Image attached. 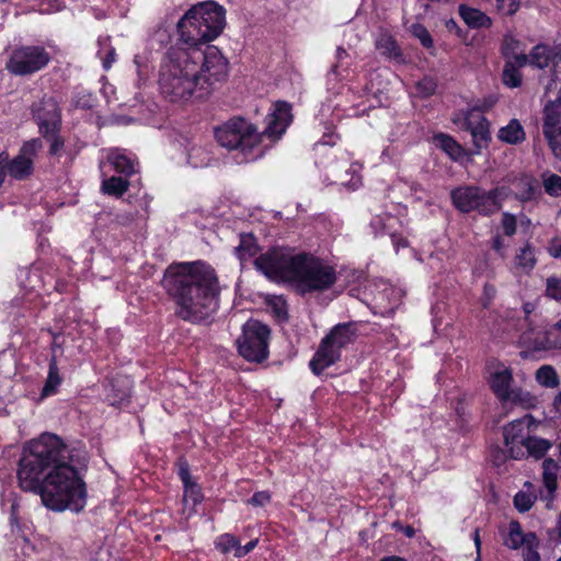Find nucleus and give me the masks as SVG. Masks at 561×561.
<instances>
[{
    "label": "nucleus",
    "instance_id": "nucleus-49",
    "mask_svg": "<svg viewBox=\"0 0 561 561\" xmlns=\"http://www.w3.org/2000/svg\"><path fill=\"white\" fill-rule=\"evenodd\" d=\"M491 457L495 466H501L506 461L508 456L506 450L495 447L491 450Z\"/></svg>",
    "mask_w": 561,
    "mask_h": 561
},
{
    "label": "nucleus",
    "instance_id": "nucleus-6",
    "mask_svg": "<svg viewBox=\"0 0 561 561\" xmlns=\"http://www.w3.org/2000/svg\"><path fill=\"white\" fill-rule=\"evenodd\" d=\"M351 342L350 324H337L332 329L320 343L309 363V367L314 375L322 374L328 367L335 364L341 358L342 350Z\"/></svg>",
    "mask_w": 561,
    "mask_h": 561
},
{
    "label": "nucleus",
    "instance_id": "nucleus-60",
    "mask_svg": "<svg viewBox=\"0 0 561 561\" xmlns=\"http://www.w3.org/2000/svg\"><path fill=\"white\" fill-rule=\"evenodd\" d=\"M553 407L558 412H561V391L554 397Z\"/></svg>",
    "mask_w": 561,
    "mask_h": 561
},
{
    "label": "nucleus",
    "instance_id": "nucleus-4",
    "mask_svg": "<svg viewBox=\"0 0 561 561\" xmlns=\"http://www.w3.org/2000/svg\"><path fill=\"white\" fill-rule=\"evenodd\" d=\"M254 264L267 278L293 283L304 293L324 290L336 279L332 266L310 255H291L286 249H272L256 257Z\"/></svg>",
    "mask_w": 561,
    "mask_h": 561
},
{
    "label": "nucleus",
    "instance_id": "nucleus-23",
    "mask_svg": "<svg viewBox=\"0 0 561 561\" xmlns=\"http://www.w3.org/2000/svg\"><path fill=\"white\" fill-rule=\"evenodd\" d=\"M459 13L470 27H489L492 23L491 19L482 11L466 4L459 7Z\"/></svg>",
    "mask_w": 561,
    "mask_h": 561
},
{
    "label": "nucleus",
    "instance_id": "nucleus-17",
    "mask_svg": "<svg viewBox=\"0 0 561 561\" xmlns=\"http://www.w3.org/2000/svg\"><path fill=\"white\" fill-rule=\"evenodd\" d=\"M513 381V374L510 368L495 371L490 377V387L501 402H506Z\"/></svg>",
    "mask_w": 561,
    "mask_h": 561
},
{
    "label": "nucleus",
    "instance_id": "nucleus-50",
    "mask_svg": "<svg viewBox=\"0 0 561 561\" xmlns=\"http://www.w3.org/2000/svg\"><path fill=\"white\" fill-rule=\"evenodd\" d=\"M257 545V539L251 540L244 546H241L240 542H238L237 551L234 552V556L237 558H242L250 553Z\"/></svg>",
    "mask_w": 561,
    "mask_h": 561
},
{
    "label": "nucleus",
    "instance_id": "nucleus-3",
    "mask_svg": "<svg viewBox=\"0 0 561 561\" xmlns=\"http://www.w3.org/2000/svg\"><path fill=\"white\" fill-rule=\"evenodd\" d=\"M162 285L178 304V314L192 322L210 317L218 307L215 271L204 262L168 267Z\"/></svg>",
    "mask_w": 561,
    "mask_h": 561
},
{
    "label": "nucleus",
    "instance_id": "nucleus-19",
    "mask_svg": "<svg viewBox=\"0 0 561 561\" xmlns=\"http://www.w3.org/2000/svg\"><path fill=\"white\" fill-rule=\"evenodd\" d=\"M9 503V523L11 526L12 533L16 534L18 536H21L22 538H26L27 530L30 529L26 522L20 523L19 519V502L13 494H10V496L7 500H3L2 506L4 507Z\"/></svg>",
    "mask_w": 561,
    "mask_h": 561
},
{
    "label": "nucleus",
    "instance_id": "nucleus-2",
    "mask_svg": "<svg viewBox=\"0 0 561 561\" xmlns=\"http://www.w3.org/2000/svg\"><path fill=\"white\" fill-rule=\"evenodd\" d=\"M22 490L41 496L53 512H81L87 505L85 482L71 465L68 447L55 434L44 433L27 442L18 468Z\"/></svg>",
    "mask_w": 561,
    "mask_h": 561
},
{
    "label": "nucleus",
    "instance_id": "nucleus-18",
    "mask_svg": "<svg viewBox=\"0 0 561 561\" xmlns=\"http://www.w3.org/2000/svg\"><path fill=\"white\" fill-rule=\"evenodd\" d=\"M179 476L184 486V502L191 503L193 506L201 503L203 494L199 485L192 480L190 470L186 466H182L179 470Z\"/></svg>",
    "mask_w": 561,
    "mask_h": 561
},
{
    "label": "nucleus",
    "instance_id": "nucleus-21",
    "mask_svg": "<svg viewBox=\"0 0 561 561\" xmlns=\"http://www.w3.org/2000/svg\"><path fill=\"white\" fill-rule=\"evenodd\" d=\"M559 471V465L552 458H546L542 462V480L543 484L548 491L547 499L552 500L553 494L558 486V477L557 473Z\"/></svg>",
    "mask_w": 561,
    "mask_h": 561
},
{
    "label": "nucleus",
    "instance_id": "nucleus-54",
    "mask_svg": "<svg viewBox=\"0 0 561 561\" xmlns=\"http://www.w3.org/2000/svg\"><path fill=\"white\" fill-rule=\"evenodd\" d=\"M116 60V50L114 47H110L103 57V68L108 70Z\"/></svg>",
    "mask_w": 561,
    "mask_h": 561
},
{
    "label": "nucleus",
    "instance_id": "nucleus-25",
    "mask_svg": "<svg viewBox=\"0 0 561 561\" xmlns=\"http://www.w3.org/2000/svg\"><path fill=\"white\" fill-rule=\"evenodd\" d=\"M62 378L57 366V362L53 358L49 363L48 375L41 392V398H48L57 393Z\"/></svg>",
    "mask_w": 561,
    "mask_h": 561
},
{
    "label": "nucleus",
    "instance_id": "nucleus-39",
    "mask_svg": "<svg viewBox=\"0 0 561 561\" xmlns=\"http://www.w3.org/2000/svg\"><path fill=\"white\" fill-rule=\"evenodd\" d=\"M535 501L536 495L523 491L518 492L514 496V505L519 513L528 512L533 507Z\"/></svg>",
    "mask_w": 561,
    "mask_h": 561
},
{
    "label": "nucleus",
    "instance_id": "nucleus-48",
    "mask_svg": "<svg viewBox=\"0 0 561 561\" xmlns=\"http://www.w3.org/2000/svg\"><path fill=\"white\" fill-rule=\"evenodd\" d=\"M496 7L504 14H513L518 9V0H495Z\"/></svg>",
    "mask_w": 561,
    "mask_h": 561
},
{
    "label": "nucleus",
    "instance_id": "nucleus-38",
    "mask_svg": "<svg viewBox=\"0 0 561 561\" xmlns=\"http://www.w3.org/2000/svg\"><path fill=\"white\" fill-rule=\"evenodd\" d=\"M46 141L49 142V150H48V153L50 156H59L64 146H65V140L64 138L60 136V130H54V131H50L48 134H43L41 135Z\"/></svg>",
    "mask_w": 561,
    "mask_h": 561
},
{
    "label": "nucleus",
    "instance_id": "nucleus-59",
    "mask_svg": "<svg viewBox=\"0 0 561 561\" xmlns=\"http://www.w3.org/2000/svg\"><path fill=\"white\" fill-rule=\"evenodd\" d=\"M48 4L55 11H61L65 9V2L62 0H48Z\"/></svg>",
    "mask_w": 561,
    "mask_h": 561
},
{
    "label": "nucleus",
    "instance_id": "nucleus-46",
    "mask_svg": "<svg viewBox=\"0 0 561 561\" xmlns=\"http://www.w3.org/2000/svg\"><path fill=\"white\" fill-rule=\"evenodd\" d=\"M503 231L507 237H512L516 232V218L510 213H504L502 218Z\"/></svg>",
    "mask_w": 561,
    "mask_h": 561
},
{
    "label": "nucleus",
    "instance_id": "nucleus-53",
    "mask_svg": "<svg viewBox=\"0 0 561 561\" xmlns=\"http://www.w3.org/2000/svg\"><path fill=\"white\" fill-rule=\"evenodd\" d=\"M272 305L277 317H284L286 314V304L283 298H274Z\"/></svg>",
    "mask_w": 561,
    "mask_h": 561
},
{
    "label": "nucleus",
    "instance_id": "nucleus-20",
    "mask_svg": "<svg viewBox=\"0 0 561 561\" xmlns=\"http://www.w3.org/2000/svg\"><path fill=\"white\" fill-rule=\"evenodd\" d=\"M376 48L379 53L398 62L403 61V55L396 39L389 34H380L376 41Z\"/></svg>",
    "mask_w": 561,
    "mask_h": 561
},
{
    "label": "nucleus",
    "instance_id": "nucleus-5",
    "mask_svg": "<svg viewBox=\"0 0 561 561\" xmlns=\"http://www.w3.org/2000/svg\"><path fill=\"white\" fill-rule=\"evenodd\" d=\"M215 137L220 146L229 150H239L247 160L254 158L253 149L262 139L255 125L243 117H232L217 127Z\"/></svg>",
    "mask_w": 561,
    "mask_h": 561
},
{
    "label": "nucleus",
    "instance_id": "nucleus-37",
    "mask_svg": "<svg viewBox=\"0 0 561 561\" xmlns=\"http://www.w3.org/2000/svg\"><path fill=\"white\" fill-rule=\"evenodd\" d=\"M506 402L522 404L525 408H529L535 405L536 398L531 396L529 392L516 388L510 391Z\"/></svg>",
    "mask_w": 561,
    "mask_h": 561
},
{
    "label": "nucleus",
    "instance_id": "nucleus-13",
    "mask_svg": "<svg viewBox=\"0 0 561 561\" xmlns=\"http://www.w3.org/2000/svg\"><path fill=\"white\" fill-rule=\"evenodd\" d=\"M32 114L41 135L61 130V110L54 100L42 101L34 105Z\"/></svg>",
    "mask_w": 561,
    "mask_h": 561
},
{
    "label": "nucleus",
    "instance_id": "nucleus-15",
    "mask_svg": "<svg viewBox=\"0 0 561 561\" xmlns=\"http://www.w3.org/2000/svg\"><path fill=\"white\" fill-rule=\"evenodd\" d=\"M18 279L21 288L25 290V294H32L34 291L39 295V291L44 289L46 285V275L39 266L20 270Z\"/></svg>",
    "mask_w": 561,
    "mask_h": 561
},
{
    "label": "nucleus",
    "instance_id": "nucleus-58",
    "mask_svg": "<svg viewBox=\"0 0 561 561\" xmlns=\"http://www.w3.org/2000/svg\"><path fill=\"white\" fill-rule=\"evenodd\" d=\"M524 184L528 187V193L527 195L523 196L524 199H528L533 196L534 192H535V187L533 185V181L528 178H525L523 180Z\"/></svg>",
    "mask_w": 561,
    "mask_h": 561
},
{
    "label": "nucleus",
    "instance_id": "nucleus-10",
    "mask_svg": "<svg viewBox=\"0 0 561 561\" xmlns=\"http://www.w3.org/2000/svg\"><path fill=\"white\" fill-rule=\"evenodd\" d=\"M42 147V140L39 138H33L23 142L15 157L11 158L8 153V158L5 159L8 175L15 181L30 179L35 171L34 160Z\"/></svg>",
    "mask_w": 561,
    "mask_h": 561
},
{
    "label": "nucleus",
    "instance_id": "nucleus-33",
    "mask_svg": "<svg viewBox=\"0 0 561 561\" xmlns=\"http://www.w3.org/2000/svg\"><path fill=\"white\" fill-rule=\"evenodd\" d=\"M552 64V53L545 45H537L533 48L529 56V64L540 69Z\"/></svg>",
    "mask_w": 561,
    "mask_h": 561
},
{
    "label": "nucleus",
    "instance_id": "nucleus-30",
    "mask_svg": "<svg viewBox=\"0 0 561 561\" xmlns=\"http://www.w3.org/2000/svg\"><path fill=\"white\" fill-rule=\"evenodd\" d=\"M536 381L545 388H557L560 385V378L551 365H543L536 371Z\"/></svg>",
    "mask_w": 561,
    "mask_h": 561
},
{
    "label": "nucleus",
    "instance_id": "nucleus-47",
    "mask_svg": "<svg viewBox=\"0 0 561 561\" xmlns=\"http://www.w3.org/2000/svg\"><path fill=\"white\" fill-rule=\"evenodd\" d=\"M506 447V451L508 453L510 458L512 459L517 460L528 456L525 443L510 444V446Z\"/></svg>",
    "mask_w": 561,
    "mask_h": 561
},
{
    "label": "nucleus",
    "instance_id": "nucleus-8",
    "mask_svg": "<svg viewBox=\"0 0 561 561\" xmlns=\"http://www.w3.org/2000/svg\"><path fill=\"white\" fill-rule=\"evenodd\" d=\"M270 329L257 320H249L238 339V351L249 362H262L268 354Z\"/></svg>",
    "mask_w": 561,
    "mask_h": 561
},
{
    "label": "nucleus",
    "instance_id": "nucleus-29",
    "mask_svg": "<svg viewBox=\"0 0 561 561\" xmlns=\"http://www.w3.org/2000/svg\"><path fill=\"white\" fill-rule=\"evenodd\" d=\"M499 138L507 144H518L525 139V133L517 119H512L499 130Z\"/></svg>",
    "mask_w": 561,
    "mask_h": 561
},
{
    "label": "nucleus",
    "instance_id": "nucleus-26",
    "mask_svg": "<svg viewBox=\"0 0 561 561\" xmlns=\"http://www.w3.org/2000/svg\"><path fill=\"white\" fill-rule=\"evenodd\" d=\"M433 144L446 152L451 159L457 160L462 156L461 146L446 134H437L433 137Z\"/></svg>",
    "mask_w": 561,
    "mask_h": 561
},
{
    "label": "nucleus",
    "instance_id": "nucleus-61",
    "mask_svg": "<svg viewBox=\"0 0 561 561\" xmlns=\"http://www.w3.org/2000/svg\"><path fill=\"white\" fill-rule=\"evenodd\" d=\"M473 539H474V545H476L477 550L480 551L481 540H480V536H479V529H476Z\"/></svg>",
    "mask_w": 561,
    "mask_h": 561
},
{
    "label": "nucleus",
    "instance_id": "nucleus-62",
    "mask_svg": "<svg viewBox=\"0 0 561 561\" xmlns=\"http://www.w3.org/2000/svg\"><path fill=\"white\" fill-rule=\"evenodd\" d=\"M380 561H405V560L400 557L392 556V557H386V558L381 559Z\"/></svg>",
    "mask_w": 561,
    "mask_h": 561
},
{
    "label": "nucleus",
    "instance_id": "nucleus-63",
    "mask_svg": "<svg viewBox=\"0 0 561 561\" xmlns=\"http://www.w3.org/2000/svg\"><path fill=\"white\" fill-rule=\"evenodd\" d=\"M404 533H405V535H407L408 537H413V536H414V529H413V527H411V526H408V527L405 528Z\"/></svg>",
    "mask_w": 561,
    "mask_h": 561
},
{
    "label": "nucleus",
    "instance_id": "nucleus-7",
    "mask_svg": "<svg viewBox=\"0 0 561 561\" xmlns=\"http://www.w3.org/2000/svg\"><path fill=\"white\" fill-rule=\"evenodd\" d=\"M51 61V55L42 45H20L10 54L5 69L19 77L32 76L44 70Z\"/></svg>",
    "mask_w": 561,
    "mask_h": 561
},
{
    "label": "nucleus",
    "instance_id": "nucleus-11",
    "mask_svg": "<svg viewBox=\"0 0 561 561\" xmlns=\"http://www.w3.org/2000/svg\"><path fill=\"white\" fill-rule=\"evenodd\" d=\"M556 99H549L543 110V135L553 154L561 159V90Z\"/></svg>",
    "mask_w": 561,
    "mask_h": 561
},
{
    "label": "nucleus",
    "instance_id": "nucleus-52",
    "mask_svg": "<svg viewBox=\"0 0 561 561\" xmlns=\"http://www.w3.org/2000/svg\"><path fill=\"white\" fill-rule=\"evenodd\" d=\"M8 158V151L3 150L0 152V188L5 182L8 176L7 168H5V159Z\"/></svg>",
    "mask_w": 561,
    "mask_h": 561
},
{
    "label": "nucleus",
    "instance_id": "nucleus-40",
    "mask_svg": "<svg viewBox=\"0 0 561 561\" xmlns=\"http://www.w3.org/2000/svg\"><path fill=\"white\" fill-rule=\"evenodd\" d=\"M239 540L230 535L224 534L219 536L215 542L216 548L222 553H229L231 551H237Z\"/></svg>",
    "mask_w": 561,
    "mask_h": 561
},
{
    "label": "nucleus",
    "instance_id": "nucleus-28",
    "mask_svg": "<svg viewBox=\"0 0 561 561\" xmlns=\"http://www.w3.org/2000/svg\"><path fill=\"white\" fill-rule=\"evenodd\" d=\"M259 252L256 240L252 234H241L240 244L236 248V254L241 264L254 257Z\"/></svg>",
    "mask_w": 561,
    "mask_h": 561
},
{
    "label": "nucleus",
    "instance_id": "nucleus-14",
    "mask_svg": "<svg viewBox=\"0 0 561 561\" xmlns=\"http://www.w3.org/2000/svg\"><path fill=\"white\" fill-rule=\"evenodd\" d=\"M463 128L469 130L476 147V153H479L483 148H486L490 140L489 122L483 116L480 108H472L468 111L463 121Z\"/></svg>",
    "mask_w": 561,
    "mask_h": 561
},
{
    "label": "nucleus",
    "instance_id": "nucleus-24",
    "mask_svg": "<svg viewBox=\"0 0 561 561\" xmlns=\"http://www.w3.org/2000/svg\"><path fill=\"white\" fill-rule=\"evenodd\" d=\"M502 51L507 60H512L518 67H523L528 62V57L523 51H519V42L513 36L507 35L504 37Z\"/></svg>",
    "mask_w": 561,
    "mask_h": 561
},
{
    "label": "nucleus",
    "instance_id": "nucleus-32",
    "mask_svg": "<svg viewBox=\"0 0 561 561\" xmlns=\"http://www.w3.org/2000/svg\"><path fill=\"white\" fill-rule=\"evenodd\" d=\"M537 263L534 248L527 243L525 247L519 249V251L515 255V264L518 268H522L524 272H530Z\"/></svg>",
    "mask_w": 561,
    "mask_h": 561
},
{
    "label": "nucleus",
    "instance_id": "nucleus-22",
    "mask_svg": "<svg viewBox=\"0 0 561 561\" xmlns=\"http://www.w3.org/2000/svg\"><path fill=\"white\" fill-rule=\"evenodd\" d=\"M129 178L118 174L104 179L101 190L104 194L115 197L123 196L129 187Z\"/></svg>",
    "mask_w": 561,
    "mask_h": 561
},
{
    "label": "nucleus",
    "instance_id": "nucleus-57",
    "mask_svg": "<svg viewBox=\"0 0 561 561\" xmlns=\"http://www.w3.org/2000/svg\"><path fill=\"white\" fill-rule=\"evenodd\" d=\"M524 545H526V548H536L538 546V539L535 533L524 534Z\"/></svg>",
    "mask_w": 561,
    "mask_h": 561
},
{
    "label": "nucleus",
    "instance_id": "nucleus-55",
    "mask_svg": "<svg viewBox=\"0 0 561 561\" xmlns=\"http://www.w3.org/2000/svg\"><path fill=\"white\" fill-rule=\"evenodd\" d=\"M548 251L553 257L561 259V239H553Z\"/></svg>",
    "mask_w": 561,
    "mask_h": 561
},
{
    "label": "nucleus",
    "instance_id": "nucleus-27",
    "mask_svg": "<svg viewBox=\"0 0 561 561\" xmlns=\"http://www.w3.org/2000/svg\"><path fill=\"white\" fill-rule=\"evenodd\" d=\"M553 90H561V46L552 51L551 80L546 85V95L550 98Z\"/></svg>",
    "mask_w": 561,
    "mask_h": 561
},
{
    "label": "nucleus",
    "instance_id": "nucleus-31",
    "mask_svg": "<svg viewBox=\"0 0 561 561\" xmlns=\"http://www.w3.org/2000/svg\"><path fill=\"white\" fill-rule=\"evenodd\" d=\"M524 424L522 421H514L503 428L505 446L510 444L525 443L527 437L524 435Z\"/></svg>",
    "mask_w": 561,
    "mask_h": 561
},
{
    "label": "nucleus",
    "instance_id": "nucleus-36",
    "mask_svg": "<svg viewBox=\"0 0 561 561\" xmlns=\"http://www.w3.org/2000/svg\"><path fill=\"white\" fill-rule=\"evenodd\" d=\"M517 67V64L512 60H506L503 70V82L510 88H517L520 85L522 77Z\"/></svg>",
    "mask_w": 561,
    "mask_h": 561
},
{
    "label": "nucleus",
    "instance_id": "nucleus-9",
    "mask_svg": "<svg viewBox=\"0 0 561 561\" xmlns=\"http://www.w3.org/2000/svg\"><path fill=\"white\" fill-rule=\"evenodd\" d=\"M504 188L484 191L474 185H462L450 192L453 205L458 210H476L482 207L501 206V201L506 198Z\"/></svg>",
    "mask_w": 561,
    "mask_h": 561
},
{
    "label": "nucleus",
    "instance_id": "nucleus-41",
    "mask_svg": "<svg viewBox=\"0 0 561 561\" xmlns=\"http://www.w3.org/2000/svg\"><path fill=\"white\" fill-rule=\"evenodd\" d=\"M411 34L416 37L421 44L426 47L431 48L433 46V39L428 31L425 26H423L420 23H414L410 26Z\"/></svg>",
    "mask_w": 561,
    "mask_h": 561
},
{
    "label": "nucleus",
    "instance_id": "nucleus-43",
    "mask_svg": "<svg viewBox=\"0 0 561 561\" xmlns=\"http://www.w3.org/2000/svg\"><path fill=\"white\" fill-rule=\"evenodd\" d=\"M546 295L552 299L561 300V278L549 277L547 279Z\"/></svg>",
    "mask_w": 561,
    "mask_h": 561
},
{
    "label": "nucleus",
    "instance_id": "nucleus-64",
    "mask_svg": "<svg viewBox=\"0 0 561 561\" xmlns=\"http://www.w3.org/2000/svg\"><path fill=\"white\" fill-rule=\"evenodd\" d=\"M558 537H559V540L561 541V524L558 525Z\"/></svg>",
    "mask_w": 561,
    "mask_h": 561
},
{
    "label": "nucleus",
    "instance_id": "nucleus-34",
    "mask_svg": "<svg viewBox=\"0 0 561 561\" xmlns=\"http://www.w3.org/2000/svg\"><path fill=\"white\" fill-rule=\"evenodd\" d=\"M525 538L518 520H512L508 525V535L504 541L510 549H518L524 545Z\"/></svg>",
    "mask_w": 561,
    "mask_h": 561
},
{
    "label": "nucleus",
    "instance_id": "nucleus-44",
    "mask_svg": "<svg viewBox=\"0 0 561 561\" xmlns=\"http://www.w3.org/2000/svg\"><path fill=\"white\" fill-rule=\"evenodd\" d=\"M437 88L436 82L432 78H423L416 83L417 92L426 98L435 93Z\"/></svg>",
    "mask_w": 561,
    "mask_h": 561
},
{
    "label": "nucleus",
    "instance_id": "nucleus-12",
    "mask_svg": "<svg viewBox=\"0 0 561 561\" xmlns=\"http://www.w3.org/2000/svg\"><path fill=\"white\" fill-rule=\"evenodd\" d=\"M293 106L286 101L278 100L273 104V111L266 117V127L261 134L273 140L279 139L293 122Z\"/></svg>",
    "mask_w": 561,
    "mask_h": 561
},
{
    "label": "nucleus",
    "instance_id": "nucleus-51",
    "mask_svg": "<svg viewBox=\"0 0 561 561\" xmlns=\"http://www.w3.org/2000/svg\"><path fill=\"white\" fill-rule=\"evenodd\" d=\"M492 249L501 256V257H505L506 256V252H505V249H506V245L504 244L503 242V239L500 234H496L493 240H492Z\"/></svg>",
    "mask_w": 561,
    "mask_h": 561
},
{
    "label": "nucleus",
    "instance_id": "nucleus-45",
    "mask_svg": "<svg viewBox=\"0 0 561 561\" xmlns=\"http://www.w3.org/2000/svg\"><path fill=\"white\" fill-rule=\"evenodd\" d=\"M271 501V494L266 491H260L247 501V503L254 507H263Z\"/></svg>",
    "mask_w": 561,
    "mask_h": 561
},
{
    "label": "nucleus",
    "instance_id": "nucleus-56",
    "mask_svg": "<svg viewBox=\"0 0 561 561\" xmlns=\"http://www.w3.org/2000/svg\"><path fill=\"white\" fill-rule=\"evenodd\" d=\"M524 561H540V554L536 548H526L524 552Z\"/></svg>",
    "mask_w": 561,
    "mask_h": 561
},
{
    "label": "nucleus",
    "instance_id": "nucleus-16",
    "mask_svg": "<svg viewBox=\"0 0 561 561\" xmlns=\"http://www.w3.org/2000/svg\"><path fill=\"white\" fill-rule=\"evenodd\" d=\"M106 162L113 171L121 175L130 178L135 173V162L124 149H110L106 156Z\"/></svg>",
    "mask_w": 561,
    "mask_h": 561
},
{
    "label": "nucleus",
    "instance_id": "nucleus-42",
    "mask_svg": "<svg viewBox=\"0 0 561 561\" xmlns=\"http://www.w3.org/2000/svg\"><path fill=\"white\" fill-rule=\"evenodd\" d=\"M543 187L552 196L561 195V176L557 174H543Z\"/></svg>",
    "mask_w": 561,
    "mask_h": 561
},
{
    "label": "nucleus",
    "instance_id": "nucleus-1",
    "mask_svg": "<svg viewBox=\"0 0 561 561\" xmlns=\"http://www.w3.org/2000/svg\"><path fill=\"white\" fill-rule=\"evenodd\" d=\"M226 25V10L215 1L198 2L178 22L179 42L165 51L159 76L161 93L170 101L202 99L228 79L229 61L209 42Z\"/></svg>",
    "mask_w": 561,
    "mask_h": 561
},
{
    "label": "nucleus",
    "instance_id": "nucleus-35",
    "mask_svg": "<svg viewBox=\"0 0 561 561\" xmlns=\"http://www.w3.org/2000/svg\"><path fill=\"white\" fill-rule=\"evenodd\" d=\"M527 454L539 459L550 449L551 443L543 438L527 437L526 442Z\"/></svg>",
    "mask_w": 561,
    "mask_h": 561
}]
</instances>
